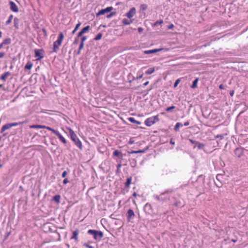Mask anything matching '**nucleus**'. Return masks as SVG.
Here are the masks:
<instances>
[{"label":"nucleus","mask_w":248,"mask_h":248,"mask_svg":"<svg viewBox=\"0 0 248 248\" xmlns=\"http://www.w3.org/2000/svg\"><path fill=\"white\" fill-rule=\"evenodd\" d=\"M10 73L9 72H7L0 77V79L3 81H6L7 78L10 76Z\"/></svg>","instance_id":"nucleus-15"},{"label":"nucleus","mask_w":248,"mask_h":248,"mask_svg":"<svg viewBox=\"0 0 248 248\" xmlns=\"http://www.w3.org/2000/svg\"><path fill=\"white\" fill-rule=\"evenodd\" d=\"M189 141H190V142L192 144H196L198 142V141H197L196 140H193L191 139H189Z\"/></svg>","instance_id":"nucleus-40"},{"label":"nucleus","mask_w":248,"mask_h":248,"mask_svg":"<svg viewBox=\"0 0 248 248\" xmlns=\"http://www.w3.org/2000/svg\"><path fill=\"white\" fill-rule=\"evenodd\" d=\"M81 25L80 23H79L77 24L74 29V30L72 31V34H74L75 32L77 31V30L78 29V28L80 27Z\"/></svg>","instance_id":"nucleus-31"},{"label":"nucleus","mask_w":248,"mask_h":248,"mask_svg":"<svg viewBox=\"0 0 248 248\" xmlns=\"http://www.w3.org/2000/svg\"><path fill=\"white\" fill-rule=\"evenodd\" d=\"M161 196H162V195H160V196L157 198L158 200L160 201V200H161V199H162Z\"/></svg>","instance_id":"nucleus-58"},{"label":"nucleus","mask_w":248,"mask_h":248,"mask_svg":"<svg viewBox=\"0 0 248 248\" xmlns=\"http://www.w3.org/2000/svg\"><path fill=\"white\" fill-rule=\"evenodd\" d=\"M67 174V171H63L62 174V177L63 178H65Z\"/></svg>","instance_id":"nucleus-42"},{"label":"nucleus","mask_w":248,"mask_h":248,"mask_svg":"<svg viewBox=\"0 0 248 248\" xmlns=\"http://www.w3.org/2000/svg\"><path fill=\"white\" fill-rule=\"evenodd\" d=\"M170 144H172V145H174V144H175V142H174V141H173V140H170Z\"/></svg>","instance_id":"nucleus-55"},{"label":"nucleus","mask_w":248,"mask_h":248,"mask_svg":"<svg viewBox=\"0 0 248 248\" xmlns=\"http://www.w3.org/2000/svg\"><path fill=\"white\" fill-rule=\"evenodd\" d=\"M142 77H143V75H142V74H141V75L139 76L137 78H138V79H140V78H142Z\"/></svg>","instance_id":"nucleus-56"},{"label":"nucleus","mask_w":248,"mask_h":248,"mask_svg":"<svg viewBox=\"0 0 248 248\" xmlns=\"http://www.w3.org/2000/svg\"><path fill=\"white\" fill-rule=\"evenodd\" d=\"M162 50L167 51L168 50V49L164 48H157V49H152V50H145L144 51V53L146 54H150L158 52H159V51H161Z\"/></svg>","instance_id":"nucleus-5"},{"label":"nucleus","mask_w":248,"mask_h":248,"mask_svg":"<svg viewBox=\"0 0 248 248\" xmlns=\"http://www.w3.org/2000/svg\"><path fill=\"white\" fill-rule=\"evenodd\" d=\"M180 79H177L174 84V88L176 87L177 86V85H178V84L180 83Z\"/></svg>","instance_id":"nucleus-34"},{"label":"nucleus","mask_w":248,"mask_h":248,"mask_svg":"<svg viewBox=\"0 0 248 248\" xmlns=\"http://www.w3.org/2000/svg\"><path fill=\"white\" fill-rule=\"evenodd\" d=\"M102 37V35L101 34H98L95 37V40H99L100 39H101Z\"/></svg>","instance_id":"nucleus-39"},{"label":"nucleus","mask_w":248,"mask_h":248,"mask_svg":"<svg viewBox=\"0 0 248 248\" xmlns=\"http://www.w3.org/2000/svg\"><path fill=\"white\" fill-rule=\"evenodd\" d=\"M136 10L135 7L131 8L130 10L125 14L126 16L129 18L131 19L136 14Z\"/></svg>","instance_id":"nucleus-6"},{"label":"nucleus","mask_w":248,"mask_h":248,"mask_svg":"<svg viewBox=\"0 0 248 248\" xmlns=\"http://www.w3.org/2000/svg\"><path fill=\"white\" fill-rule=\"evenodd\" d=\"M135 216V213L132 209H129L127 211V219L130 221L131 218H133Z\"/></svg>","instance_id":"nucleus-11"},{"label":"nucleus","mask_w":248,"mask_h":248,"mask_svg":"<svg viewBox=\"0 0 248 248\" xmlns=\"http://www.w3.org/2000/svg\"><path fill=\"white\" fill-rule=\"evenodd\" d=\"M88 233L93 235V238L95 240L101 239L103 236V233L101 231H98L94 230H89L88 231Z\"/></svg>","instance_id":"nucleus-3"},{"label":"nucleus","mask_w":248,"mask_h":248,"mask_svg":"<svg viewBox=\"0 0 248 248\" xmlns=\"http://www.w3.org/2000/svg\"><path fill=\"white\" fill-rule=\"evenodd\" d=\"M113 155L115 156L118 157L120 159H122L123 157L122 153L121 152L119 151L118 150H115L113 152Z\"/></svg>","instance_id":"nucleus-13"},{"label":"nucleus","mask_w":248,"mask_h":248,"mask_svg":"<svg viewBox=\"0 0 248 248\" xmlns=\"http://www.w3.org/2000/svg\"><path fill=\"white\" fill-rule=\"evenodd\" d=\"M138 31L140 32V33H141L143 31V28H141V27H139L138 29Z\"/></svg>","instance_id":"nucleus-46"},{"label":"nucleus","mask_w":248,"mask_h":248,"mask_svg":"<svg viewBox=\"0 0 248 248\" xmlns=\"http://www.w3.org/2000/svg\"><path fill=\"white\" fill-rule=\"evenodd\" d=\"M63 38H64V35H63V33L60 32L58 38L56 41L57 42H59L60 43H61L62 44V41L63 39Z\"/></svg>","instance_id":"nucleus-18"},{"label":"nucleus","mask_w":248,"mask_h":248,"mask_svg":"<svg viewBox=\"0 0 248 248\" xmlns=\"http://www.w3.org/2000/svg\"><path fill=\"white\" fill-rule=\"evenodd\" d=\"M32 67V64L31 62H28L25 65V69H31Z\"/></svg>","instance_id":"nucleus-27"},{"label":"nucleus","mask_w":248,"mask_h":248,"mask_svg":"<svg viewBox=\"0 0 248 248\" xmlns=\"http://www.w3.org/2000/svg\"><path fill=\"white\" fill-rule=\"evenodd\" d=\"M84 246H85V247H86L87 248H89V247H93V246H91L90 245H88V244H87L86 243H85L84 244Z\"/></svg>","instance_id":"nucleus-47"},{"label":"nucleus","mask_w":248,"mask_h":248,"mask_svg":"<svg viewBox=\"0 0 248 248\" xmlns=\"http://www.w3.org/2000/svg\"><path fill=\"white\" fill-rule=\"evenodd\" d=\"M50 131H52L53 133H54L56 136H57L58 134L59 133V132L58 131H56L52 128H51V130H50Z\"/></svg>","instance_id":"nucleus-38"},{"label":"nucleus","mask_w":248,"mask_h":248,"mask_svg":"<svg viewBox=\"0 0 248 248\" xmlns=\"http://www.w3.org/2000/svg\"><path fill=\"white\" fill-rule=\"evenodd\" d=\"M60 199L61 196L59 195H55L53 198V200L58 203L60 202Z\"/></svg>","instance_id":"nucleus-22"},{"label":"nucleus","mask_w":248,"mask_h":248,"mask_svg":"<svg viewBox=\"0 0 248 248\" xmlns=\"http://www.w3.org/2000/svg\"><path fill=\"white\" fill-rule=\"evenodd\" d=\"M133 21V20L132 19L124 18L122 21V23L124 25H129L132 23Z\"/></svg>","instance_id":"nucleus-12"},{"label":"nucleus","mask_w":248,"mask_h":248,"mask_svg":"<svg viewBox=\"0 0 248 248\" xmlns=\"http://www.w3.org/2000/svg\"><path fill=\"white\" fill-rule=\"evenodd\" d=\"M83 33L80 31L78 34V37L81 36Z\"/></svg>","instance_id":"nucleus-51"},{"label":"nucleus","mask_w":248,"mask_h":248,"mask_svg":"<svg viewBox=\"0 0 248 248\" xmlns=\"http://www.w3.org/2000/svg\"><path fill=\"white\" fill-rule=\"evenodd\" d=\"M131 181H132V177H130L128 178L127 179L126 182L125 184V186L126 187H129L130 185L131 184Z\"/></svg>","instance_id":"nucleus-21"},{"label":"nucleus","mask_w":248,"mask_h":248,"mask_svg":"<svg viewBox=\"0 0 248 248\" xmlns=\"http://www.w3.org/2000/svg\"><path fill=\"white\" fill-rule=\"evenodd\" d=\"M62 44L57 41H55L53 43V51L54 52H57L59 47L61 46Z\"/></svg>","instance_id":"nucleus-9"},{"label":"nucleus","mask_w":248,"mask_h":248,"mask_svg":"<svg viewBox=\"0 0 248 248\" xmlns=\"http://www.w3.org/2000/svg\"><path fill=\"white\" fill-rule=\"evenodd\" d=\"M34 52L35 56L37 57V60H40L44 57L43 50L42 49H35Z\"/></svg>","instance_id":"nucleus-7"},{"label":"nucleus","mask_w":248,"mask_h":248,"mask_svg":"<svg viewBox=\"0 0 248 248\" xmlns=\"http://www.w3.org/2000/svg\"><path fill=\"white\" fill-rule=\"evenodd\" d=\"M147 6L146 4H141L140 5V8H141V9H142L143 10H146L147 9Z\"/></svg>","instance_id":"nucleus-35"},{"label":"nucleus","mask_w":248,"mask_h":248,"mask_svg":"<svg viewBox=\"0 0 248 248\" xmlns=\"http://www.w3.org/2000/svg\"><path fill=\"white\" fill-rule=\"evenodd\" d=\"M80 51H81V50H80V49H79V50H78V53H78V54H79L80 53Z\"/></svg>","instance_id":"nucleus-63"},{"label":"nucleus","mask_w":248,"mask_h":248,"mask_svg":"<svg viewBox=\"0 0 248 248\" xmlns=\"http://www.w3.org/2000/svg\"><path fill=\"white\" fill-rule=\"evenodd\" d=\"M235 154L238 157H240L242 154V149L241 148H237L235 151Z\"/></svg>","instance_id":"nucleus-17"},{"label":"nucleus","mask_w":248,"mask_h":248,"mask_svg":"<svg viewBox=\"0 0 248 248\" xmlns=\"http://www.w3.org/2000/svg\"><path fill=\"white\" fill-rule=\"evenodd\" d=\"M173 27V25L172 24H171V25H170L169 26V29H171Z\"/></svg>","instance_id":"nucleus-60"},{"label":"nucleus","mask_w":248,"mask_h":248,"mask_svg":"<svg viewBox=\"0 0 248 248\" xmlns=\"http://www.w3.org/2000/svg\"><path fill=\"white\" fill-rule=\"evenodd\" d=\"M113 9V7L111 6L108 7L105 9H102L100 11H99L97 13H96V16H98L101 15H104L106 13L110 12Z\"/></svg>","instance_id":"nucleus-4"},{"label":"nucleus","mask_w":248,"mask_h":248,"mask_svg":"<svg viewBox=\"0 0 248 248\" xmlns=\"http://www.w3.org/2000/svg\"><path fill=\"white\" fill-rule=\"evenodd\" d=\"M183 125L180 123H177L174 126V130L176 131H178L180 127H181Z\"/></svg>","instance_id":"nucleus-23"},{"label":"nucleus","mask_w":248,"mask_h":248,"mask_svg":"<svg viewBox=\"0 0 248 248\" xmlns=\"http://www.w3.org/2000/svg\"><path fill=\"white\" fill-rule=\"evenodd\" d=\"M189 124V123L188 122H186L184 124V126H187Z\"/></svg>","instance_id":"nucleus-49"},{"label":"nucleus","mask_w":248,"mask_h":248,"mask_svg":"<svg viewBox=\"0 0 248 248\" xmlns=\"http://www.w3.org/2000/svg\"><path fill=\"white\" fill-rule=\"evenodd\" d=\"M79 234V230L78 229L76 230L73 232V235L70 238V239H74L76 242H78V235Z\"/></svg>","instance_id":"nucleus-8"},{"label":"nucleus","mask_w":248,"mask_h":248,"mask_svg":"<svg viewBox=\"0 0 248 248\" xmlns=\"http://www.w3.org/2000/svg\"><path fill=\"white\" fill-rule=\"evenodd\" d=\"M50 131H52L53 133H54L56 136H57L58 134L59 133V132L58 131H56L52 128H51V130H50Z\"/></svg>","instance_id":"nucleus-37"},{"label":"nucleus","mask_w":248,"mask_h":248,"mask_svg":"<svg viewBox=\"0 0 248 248\" xmlns=\"http://www.w3.org/2000/svg\"><path fill=\"white\" fill-rule=\"evenodd\" d=\"M143 152H144L143 151L139 150V151H133L130 152L129 153L130 154H137V153H143Z\"/></svg>","instance_id":"nucleus-33"},{"label":"nucleus","mask_w":248,"mask_h":248,"mask_svg":"<svg viewBox=\"0 0 248 248\" xmlns=\"http://www.w3.org/2000/svg\"><path fill=\"white\" fill-rule=\"evenodd\" d=\"M10 7L12 11L15 12H17L18 11V9L16 5L13 1L10 2Z\"/></svg>","instance_id":"nucleus-10"},{"label":"nucleus","mask_w":248,"mask_h":248,"mask_svg":"<svg viewBox=\"0 0 248 248\" xmlns=\"http://www.w3.org/2000/svg\"><path fill=\"white\" fill-rule=\"evenodd\" d=\"M67 129L69 131V134L70 135V137L71 140L75 142L76 145L79 147V148H81L82 147V143L80 140L78 138L77 135L75 133L73 130H72L71 128H68Z\"/></svg>","instance_id":"nucleus-1"},{"label":"nucleus","mask_w":248,"mask_h":248,"mask_svg":"<svg viewBox=\"0 0 248 248\" xmlns=\"http://www.w3.org/2000/svg\"><path fill=\"white\" fill-rule=\"evenodd\" d=\"M149 84V81H147L143 84L144 86H147Z\"/></svg>","instance_id":"nucleus-54"},{"label":"nucleus","mask_w":248,"mask_h":248,"mask_svg":"<svg viewBox=\"0 0 248 248\" xmlns=\"http://www.w3.org/2000/svg\"><path fill=\"white\" fill-rule=\"evenodd\" d=\"M155 72V68L151 67L149 68L146 71V74L147 75H151Z\"/></svg>","instance_id":"nucleus-25"},{"label":"nucleus","mask_w":248,"mask_h":248,"mask_svg":"<svg viewBox=\"0 0 248 248\" xmlns=\"http://www.w3.org/2000/svg\"><path fill=\"white\" fill-rule=\"evenodd\" d=\"M44 128H46V129H48V130H50H50H51V128H51V127H48V126H46V127H45Z\"/></svg>","instance_id":"nucleus-53"},{"label":"nucleus","mask_w":248,"mask_h":248,"mask_svg":"<svg viewBox=\"0 0 248 248\" xmlns=\"http://www.w3.org/2000/svg\"><path fill=\"white\" fill-rule=\"evenodd\" d=\"M11 127V125H10V123L4 125L2 127V128L1 129L0 132L3 133L6 130L10 128Z\"/></svg>","instance_id":"nucleus-14"},{"label":"nucleus","mask_w":248,"mask_h":248,"mask_svg":"<svg viewBox=\"0 0 248 248\" xmlns=\"http://www.w3.org/2000/svg\"><path fill=\"white\" fill-rule=\"evenodd\" d=\"M69 182V181L68 180V178H66L64 179L63 181V183L64 184H66L67 183H68Z\"/></svg>","instance_id":"nucleus-41"},{"label":"nucleus","mask_w":248,"mask_h":248,"mask_svg":"<svg viewBox=\"0 0 248 248\" xmlns=\"http://www.w3.org/2000/svg\"><path fill=\"white\" fill-rule=\"evenodd\" d=\"M2 43L4 45H8V44H10L11 43V40L10 39L8 38V39H6L5 40H4L3 41V42H2Z\"/></svg>","instance_id":"nucleus-26"},{"label":"nucleus","mask_w":248,"mask_h":248,"mask_svg":"<svg viewBox=\"0 0 248 248\" xmlns=\"http://www.w3.org/2000/svg\"><path fill=\"white\" fill-rule=\"evenodd\" d=\"M198 81H199V79L198 78L195 79L193 81V82L192 83V84L191 86V88H192V89L196 88L197 87V84H198Z\"/></svg>","instance_id":"nucleus-19"},{"label":"nucleus","mask_w":248,"mask_h":248,"mask_svg":"<svg viewBox=\"0 0 248 248\" xmlns=\"http://www.w3.org/2000/svg\"><path fill=\"white\" fill-rule=\"evenodd\" d=\"M13 18V16L12 15H11L9 16L8 19L6 22V25H9L10 24L12 21Z\"/></svg>","instance_id":"nucleus-29"},{"label":"nucleus","mask_w":248,"mask_h":248,"mask_svg":"<svg viewBox=\"0 0 248 248\" xmlns=\"http://www.w3.org/2000/svg\"><path fill=\"white\" fill-rule=\"evenodd\" d=\"M159 120V119L158 118V115H156L147 119L145 121L144 124L146 126H151L155 124L156 122H158Z\"/></svg>","instance_id":"nucleus-2"},{"label":"nucleus","mask_w":248,"mask_h":248,"mask_svg":"<svg viewBox=\"0 0 248 248\" xmlns=\"http://www.w3.org/2000/svg\"><path fill=\"white\" fill-rule=\"evenodd\" d=\"M133 196L135 198H136L137 196V193L136 192H134L133 194Z\"/></svg>","instance_id":"nucleus-52"},{"label":"nucleus","mask_w":248,"mask_h":248,"mask_svg":"<svg viewBox=\"0 0 248 248\" xmlns=\"http://www.w3.org/2000/svg\"><path fill=\"white\" fill-rule=\"evenodd\" d=\"M5 53L3 52H0V58H3L5 55Z\"/></svg>","instance_id":"nucleus-45"},{"label":"nucleus","mask_w":248,"mask_h":248,"mask_svg":"<svg viewBox=\"0 0 248 248\" xmlns=\"http://www.w3.org/2000/svg\"><path fill=\"white\" fill-rule=\"evenodd\" d=\"M233 93H234L233 91H232V92H230V95L231 96H233Z\"/></svg>","instance_id":"nucleus-59"},{"label":"nucleus","mask_w":248,"mask_h":248,"mask_svg":"<svg viewBox=\"0 0 248 248\" xmlns=\"http://www.w3.org/2000/svg\"><path fill=\"white\" fill-rule=\"evenodd\" d=\"M18 21V19H17V18H15L14 19V21H15V23H16V21Z\"/></svg>","instance_id":"nucleus-62"},{"label":"nucleus","mask_w":248,"mask_h":248,"mask_svg":"<svg viewBox=\"0 0 248 248\" xmlns=\"http://www.w3.org/2000/svg\"><path fill=\"white\" fill-rule=\"evenodd\" d=\"M113 15V13H110V14H109V15H107V18H110V17H111Z\"/></svg>","instance_id":"nucleus-48"},{"label":"nucleus","mask_w":248,"mask_h":248,"mask_svg":"<svg viewBox=\"0 0 248 248\" xmlns=\"http://www.w3.org/2000/svg\"><path fill=\"white\" fill-rule=\"evenodd\" d=\"M175 108V107L174 106H172L170 107H168L167 108H166V110L168 112L170 111L171 110L174 109V108Z\"/></svg>","instance_id":"nucleus-32"},{"label":"nucleus","mask_w":248,"mask_h":248,"mask_svg":"<svg viewBox=\"0 0 248 248\" xmlns=\"http://www.w3.org/2000/svg\"><path fill=\"white\" fill-rule=\"evenodd\" d=\"M74 44L77 43V39H76V40L74 41Z\"/></svg>","instance_id":"nucleus-64"},{"label":"nucleus","mask_w":248,"mask_h":248,"mask_svg":"<svg viewBox=\"0 0 248 248\" xmlns=\"http://www.w3.org/2000/svg\"><path fill=\"white\" fill-rule=\"evenodd\" d=\"M3 46L4 45L2 43L0 44V49H1Z\"/></svg>","instance_id":"nucleus-57"},{"label":"nucleus","mask_w":248,"mask_h":248,"mask_svg":"<svg viewBox=\"0 0 248 248\" xmlns=\"http://www.w3.org/2000/svg\"><path fill=\"white\" fill-rule=\"evenodd\" d=\"M89 29H90V26H87L84 27V28H83L81 30V31L84 34V33H86V32H87L89 31Z\"/></svg>","instance_id":"nucleus-28"},{"label":"nucleus","mask_w":248,"mask_h":248,"mask_svg":"<svg viewBox=\"0 0 248 248\" xmlns=\"http://www.w3.org/2000/svg\"><path fill=\"white\" fill-rule=\"evenodd\" d=\"M129 142L130 144H132V143H133L134 141L132 140H130Z\"/></svg>","instance_id":"nucleus-61"},{"label":"nucleus","mask_w":248,"mask_h":248,"mask_svg":"<svg viewBox=\"0 0 248 248\" xmlns=\"http://www.w3.org/2000/svg\"><path fill=\"white\" fill-rule=\"evenodd\" d=\"M84 47V43H81L79 47V49L81 50Z\"/></svg>","instance_id":"nucleus-44"},{"label":"nucleus","mask_w":248,"mask_h":248,"mask_svg":"<svg viewBox=\"0 0 248 248\" xmlns=\"http://www.w3.org/2000/svg\"><path fill=\"white\" fill-rule=\"evenodd\" d=\"M10 125H11V127H13V126H17L19 124H20L21 123H10Z\"/></svg>","instance_id":"nucleus-36"},{"label":"nucleus","mask_w":248,"mask_h":248,"mask_svg":"<svg viewBox=\"0 0 248 248\" xmlns=\"http://www.w3.org/2000/svg\"><path fill=\"white\" fill-rule=\"evenodd\" d=\"M196 145H197L199 149H202L204 147V145L203 144L199 142H198Z\"/></svg>","instance_id":"nucleus-30"},{"label":"nucleus","mask_w":248,"mask_h":248,"mask_svg":"<svg viewBox=\"0 0 248 248\" xmlns=\"http://www.w3.org/2000/svg\"><path fill=\"white\" fill-rule=\"evenodd\" d=\"M219 89H224V86L222 84H220L219 86Z\"/></svg>","instance_id":"nucleus-50"},{"label":"nucleus","mask_w":248,"mask_h":248,"mask_svg":"<svg viewBox=\"0 0 248 248\" xmlns=\"http://www.w3.org/2000/svg\"><path fill=\"white\" fill-rule=\"evenodd\" d=\"M59 139L63 143H66V140L65 139V138L59 133L58 135L57 136Z\"/></svg>","instance_id":"nucleus-24"},{"label":"nucleus","mask_w":248,"mask_h":248,"mask_svg":"<svg viewBox=\"0 0 248 248\" xmlns=\"http://www.w3.org/2000/svg\"><path fill=\"white\" fill-rule=\"evenodd\" d=\"M30 127L31 128L39 129V128H44L45 127H46V126L42 125H35L34 124V125H30Z\"/></svg>","instance_id":"nucleus-20"},{"label":"nucleus","mask_w":248,"mask_h":248,"mask_svg":"<svg viewBox=\"0 0 248 248\" xmlns=\"http://www.w3.org/2000/svg\"><path fill=\"white\" fill-rule=\"evenodd\" d=\"M128 120L129 122L131 123L137 124L138 125H140V122L139 121H138L135 119L133 117H129L128 118Z\"/></svg>","instance_id":"nucleus-16"},{"label":"nucleus","mask_w":248,"mask_h":248,"mask_svg":"<svg viewBox=\"0 0 248 248\" xmlns=\"http://www.w3.org/2000/svg\"><path fill=\"white\" fill-rule=\"evenodd\" d=\"M86 36H83L81 38V43H84V42L86 40Z\"/></svg>","instance_id":"nucleus-43"}]
</instances>
